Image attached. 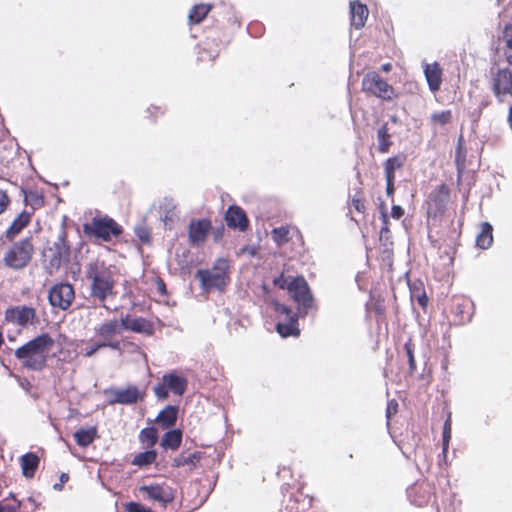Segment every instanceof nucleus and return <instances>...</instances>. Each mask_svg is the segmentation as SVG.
I'll return each mask as SVG.
<instances>
[{"label":"nucleus","mask_w":512,"mask_h":512,"mask_svg":"<svg viewBox=\"0 0 512 512\" xmlns=\"http://www.w3.org/2000/svg\"><path fill=\"white\" fill-rule=\"evenodd\" d=\"M98 437V430L96 426L87 429H79L74 433V439L78 446L88 447Z\"/></svg>","instance_id":"nucleus-33"},{"label":"nucleus","mask_w":512,"mask_h":512,"mask_svg":"<svg viewBox=\"0 0 512 512\" xmlns=\"http://www.w3.org/2000/svg\"><path fill=\"white\" fill-rule=\"evenodd\" d=\"M455 161L458 165V167L461 165V166H464V161H465V155L462 154V147L461 145H458L457 149H456V157H455Z\"/></svg>","instance_id":"nucleus-58"},{"label":"nucleus","mask_w":512,"mask_h":512,"mask_svg":"<svg viewBox=\"0 0 512 512\" xmlns=\"http://www.w3.org/2000/svg\"><path fill=\"white\" fill-rule=\"evenodd\" d=\"M313 498L305 494L302 489L291 493L285 504L287 512H307L311 509Z\"/></svg>","instance_id":"nucleus-23"},{"label":"nucleus","mask_w":512,"mask_h":512,"mask_svg":"<svg viewBox=\"0 0 512 512\" xmlns=\"http://www.w3.org/2000/svg\"><path fill=\"white\" fill-rule=\"evenodd\" d=\"M490 88L498 102H504L507 96L512 97V67L507 66L492 71Z\"/></svg>","instance_id":"nucleus-10"},{"label":"nucleus","mask_w":512,"mask_h":512,"mask_svg":"<svg viewBox=\"0 0 512 512\" xmlns=\"http://www.w3.org/2000/svg\"><path fill=\"white\" fill-rule=\"evenodd\" d=\"M405 214L404 209L399 205H393L391 208V217L394 219H400Z\"/></svg>","instance_id":"nucleus-57"},{"label":"nucleus","mask_w":512,"mask_h":512,"mask_svg":"<svg viewBox=\"0 0 512 512\" xmlns=\"http://www.w3.org/2000/svg\"><path fill=\"white\" fill-rule=\"evenodd\" d=\"M35 244L32 236L24 237L12 242L7 247L2 261L5 267L13 271H21L27 268L35 255Z\"/></svg>","instance_id":"nucleus-4"},{"label":"nucleus","mask_w":512,"mask_h":512,"mask_svg":"<svg viewBox=\"0 0 512 512\" xmlns=\"http://www.w3.org/2000/svg\"><path fill=\"white\" fill-rule=\"evenodd\" d=\"M165 113V110L160 107V106H156V105H151L150 107H148L147 109V118L151 121V122H154L156 121V119L160 116H163Z\"/></svg>","instance_id":"nucleus-51"},{"label":"nucleus","mask_w":512,"mask_h":512,"mask_svg":"<svg viewBox=\"0 0 512 512\" xmlns=\"http://www.w3.org/2000/svg\"><path fill=\"white\" fill-rule=\"evenodd\" d=\"M188 381L179 373L173 371L165 373L161 382L154 386L153 391L158 400H166L169 392L177 396H182L187 390Z\"/></svg>","instance_id":"nucleus-9"},{"label":"nucleus","mask_w":512,"mask_h":512,"mask_svg":"<svg viewBox=\"0 0 512 512\" xmlns=\"http://www.w3.org/2000/svg\"><path fill=\"white\" fill-rule=\"evenodd\" d=\"M40 463V458L33 452H28L21 456L20 465L22 474L25 478L31 479L35 476Z\"/></svg>","instance_id":"nucleus-30"},{"label":"nucleus","mask_w":512,"mask_h":512,"mask_svg":"<svg viewBox=\"0 0 512 512\" xmlns=\"http://www.w3.org/2000/svg\"><path fill=\"white\" fill-rule=\"evenodd\" d=\"M10 198L5 191L0 190V214H2L8 207Z\"/></svg>","instance_id":"nucleus-56"},{"label":"nucleus","mask_w":512,"mask_h":512,"mask_svg":"<svg viewBox=\"0 0 512 512\" xmlns=\"http://www.w3.org/2000/svg\"><path fill=\"white\" fill-rule=\"evenodd\" d=\"M288 292L300 308L308 310L313 307L314 299L309 285L303 276L291 278Z\"/></svg>","instance_id":"nucleus-13"},{"label":"nucleus","mask_w":512,"mask_h":512,"mask_svg":"<svg viewBox=\"0 0 512 512\" xmlns=\"http://www.w3.org/2000/svg\"><path fill=\"white\" fill-rule=\"evenodd\" d=\"M5 320L9 323L26 327L38 322L36 309L31 306H12L5 311Z\"/></svg>","instance_id":"nucleus-15"},{"label":"nucleus","mask_w":512,"mask_h":512,"mask_svg":"<svg viewBox=\"0 0 512 512\" xmlns=\"http://www.w3.org/2000/svg\"><path fill=\"white\" fill-rule=\"evenodd\" d=\"M136 235L142 243H150L151 235L148 229L140 227L136 229Z\"/></svg>","instance_id":"nucleus-53"},{"label":"nucleus","mask_w":512,"mask_h":512,"mask_svg":"<svg viewBox=\"0 0 512 512\" xmlns=\"http://www.w3.org/2000/svg\"><path fill=\"white\" fill-rule=\"evenodd\" d=\"M101 349H105V347L97 339L96 341L87 344V346L82 350V354L84 357L89 358L95 355Z\"/></svg>","instance_id":"nucleus-47"},{"label":"nucleus","mask_w":512,"mask_h":512,"mask_svg":"<svg viewBox=\"0 0 512 512\" xmlns=\"http://www.w3.org/2000/svg\"><path fill=\"white\" fill-rule=\"evenodd\" d=\"M123 227L108 215L95 216L83 224V233L89 239L110 242L123 234Z\"/></svg>","instance_id":"nucleus-7"},{"label":"nucleus","mask_w":512,"mask_h":512,"mask_svg":"<svg viewBox=\"0 0 512 512\" xmlns=\"http://www.w3.org/2000/svg\"><path fill=\"white\" fill-rule=\"evenodd\" d=\"M71 248L67 240V232L62 229L55 240H48L41 251V263L44 270L53 275L63 265L70 262Z\"/></svg>","instance_id":"nucleus-3"},{"label":"nucleus","mask_w":512,"mask_h":512,"mask_svg":"<svg viewBox=\"0 0 512 512\" xmlns=\"http://www.w3.org/2000/svg\"><path fill=\"white\" fill-rule=\"evenodd\" d=\"M380 219L382 221V227L381 228H390V221L389 217L386 211L385 204L380 205Z\"/></svg>","instance_id":"nucleus-55"},{"label":"nucleus","mask_w":512,"mask_h":512,"mask_svg":"<svg viewBox=\"0 0 512 512\" xmlns=\"http://www.w3.org/2000/svg\"><path fill=\"white\" fill-rule=\"evenodd\" d=\"M120 320L121 323H123L124 330L146 335H152L154 333V324L143 317L130 318L129 315H126L125 317H121Z\"/></svg>","instance_id":"nucleus-24"},{"label":"nucleus","mask_w":512,"mask_h":512,"mask_svg":"<svg viewBox=\"0 0 512 512\" xmlns=\"http://www.w3.org/2000/svg\"><path fill=\"white\" fill-rule=\"evenodd\" d=\"M431 121L440 126H445L450 123L452 120V112L451 110H443L440 112H435L430 117Z\"/></svg>","instance_id":"nucleus-44"},{"label":"nucleus","mask_w":512,"mask_h":512,"mask_svg":"<svg viewBox=\"0 0 512 512\" xmlns=\"http://www.w3.org/2000/svg\"><path fill=\"white\" fill-rule=\"evenodd\" d=\"M398 411V403L396 400L392 399L387 403L386 416L389 420L393 415H395Z\"/></svg>","instance_id":"nucleus-54"},{"label":"nucleus","mask_w":512,"mask_h":512,"mask_svg":"<svg viewBox=\"0 0 512 512\" xmlns=\"http://www.w3.org/2000/svg\"><path fill=\"white\" fill-rule=\"evenodd\" d=\"M505 46H504V56L509 64L512 67V33L508 31L505 32Z\"/></svg>","instance_id":"nucleus-49"},{"label":"nucleus","mask_w":512,"mask_h":512,"mask_svg":"<svg viewBox=\"0 0 512 512\" xmlns=\"http://www.w3.org/2000/svg\"><path fill=\"white\" fill-rule=\"evenodd\" d=\"M362 91L384 101H392L397 97L395 89L376 71L367 72L361 82Z\"/></svg>","instance_id":"nucleus-8"},{"label":"nucleus","mask_w":512,"mask_h":512,"mask_svg":"<svg viewBox=\"0 0 512 512\" xmlns=\"http://www.w3.org/2000/svg\"><path fill=\"white\" fill-rule=\"evenodd\" d=\"M124 507L126 512H153L150 508L134 501L126 503Z\"/></svg>","instance_id":"nucleus-50"},{"label":"nucleus","mask_w":512,"mask_h":512,"mask_svg":"<svg viewBox=\"0 0 512 512\" xmlns=\"http://www.w3.org/2000/svg\"><path fill=\"white\" fill-rule=\"evenodd\" d=\"M493 243V227L488 222L481 224V229L476 237V246L480 249H488Z\"/></svg>","instance_id":"nucleus-35"},{"label":"nucleus","mask_w":512,"mask_h":512,"mask_svg":"<svg viewBox=\"0 0 512 512\" xmlns=\"http://www.w3.org/2000/svg\"><path fill=\"white\" fill-rule=\"evenodd\" d=\"M31 221V213L23 211L20 213L11 225L5 231L7 240L12 241Z\"/></svg>","instance_id":"nucleus-29"},{"label":"nucleus","mask_w":512,"mask_h":512,"mask_svg":"<svg viewBox=\"0 0 512 512\" xmlns=\"http://www.w3.org/2000/svg\"><path fill=\"white\" fill-rule=\"evenodd\" d=\"M139 492L145 500L157 502L161 507H167L175 498L173 489L166 483H151L139 487Z\"/></svg>","instance_id":"nucleus-12"},{"label":"nucleus","mask_w":512,"mask_h":512,"mask_svg":"<svg viewBox=\"0 0 512 512\" xmlns=\"http://www.w3.org/2000/svg\"><path fill=\"white\" fill-rule=\"evenodd\" d=\"M271 236L277 245H283L290 240V229L288 226L274 228L271 231Z\"/></svg>","instance_id":"nucleus-41"},{"label":"nucleus","mask_w":512,"mask_h":512,"mask_svg":"<svg viewBox=\"0 0 512 512\" xmlns=\"http://www.w3.org/2000/svg\"><path fill=\"white\" fill-rule=\"evenodd\" d=\"M139 441L152 448L158 441V433L155 427H146L139 433Z\"/></svg>","instance_id":"nucleus-39"},{"label":"nucleus","mask_w":512,"mask_h":512,"mask_svg":"<svg viewBox=\"0 0 512 512\" xmlns=\"http://www.w3.org/2000/svg\"><path fill=\"white\" fill-rule=\"evenodd\" d=\"M473 315V303L463 296H454L450 300L448 319L451 324L459 326L469 322Z\"/></svg>","instance_id":"nucleus-11"},{"label":"nucleus","mask_w":512,"mask_h":512,"mask_svg":"<svg viewBox=\"0 0 512 512\" xmlns=\"http://www.w3.org/2000/svg\"><path fill=\"white\" fill-rule=\"evenodd\" d=\"M380 253L383 261L391 262L393 258L394 242L390 228H381L379 232Z\"/></svg>","instance_id":"nucleus-28"},{"label":"nucleus","mask_w":512,"mask_h":512,"mask_svg":"<svg viewBox=\"0 0 512 512\" xmlns=\"http://www.w3.org/2000/svg\"><path fill=\"white\" fill-rule=\"evenodd\" d=\"M352 207L361 214L365 213V200L362 191H358L351 200Z\"/></svg>","instance_id":"nucleus-48"},{"label":"nucleus","mask_w":512,"mask_h":512,"mask_svg":"<svg viewBox=\"0 0 512 512\" xmlns=\"http://www.w3.org/2000/svg\"><path fill=\"white\" fill-rule=\"evenodd\" d=\"M292 277L290 276H285L284 273H281L279 276L275 277L273 279V284L274 286L278 287L279 289H287L288 290V287H289V282L291 280Z\"/></svg>","instance_id":"nucleus-52"},{"label":"nucleus","mask_w":512,"mask_h":512,"mask_svg":"<svg viewBox=\"0 0 512 512\" xmlns=\"http://www.w3.org/2000/svg\"><path fill=\"white\" fill-rule=\"evenodd\" d=\"M158 289H159V291L161 293H165L166 292V285H165L164 281L161 280V279L158 282Z\"/></svg>","instance_id":"nucleus-63"},{"label":"nucleus","mask_w":512,"mask_h":512,"mask_svg":"<svg viewBox=\"0 0 512 512\" xmlns=\"http://www.w3.org/2000/svg\"><path fill=\"white\" fill-rule=\"evenodd\" d=\"M381 70L385 73H389L392 70V64L391 63H385L382 65Z\"/></svg>","instance_id":"nucleus-61"},{"label":"nucleus","mask_w":512,"mask_h":512,"mask_svg":"<svg viewBox=\"0 0 512 512\" xmlns=\"http://www.w3.org/2000/svg\"><path fill=\"white\" fill-rule=\"evenodd\" d=\"M424 75L428 87L432 93L440 90L442 84L443 70L438 62L426 64L424 66Z\"/></svg>","instance_id":"nucleus-25"},{"label":"nucleus","mask_w":512,"mask_h":512,"mask_svg":"<svg viewBox=\"0 0 512 512\" xmlns=\"http://www.w3.org/2000/svg\"><path fill=\"white\" fill-rule=\"evenodd\" d=\"M53 346L54 339L48 333H42L17 348L14 356L23 368L41 371L47 365L48 352Z\"/></svg>","instance_id":"nucleus-2"},{"label":"nucleus","mask_w":512,"mask_h":512,"mask_svg":"<svg viewBox=\"0 0 512 512\" xmlns=\"http://www.w3.org/2000/svg\"><path fill=\"white\" fill-rule=\"evenodd\" d=\"M202 458V453L199 451L193 453L182 452L173 459V467L196 466Z\"/></svg>","instance_id":"nucleus-36"},{"label":"nucleus","mask_w":512,"mask_h":512,"mask_svg":"<svg viewBox=\"0 0 512 512\" xmlns=\"http://www.w3.org/2000/svg\"><path fill=\"white\" fill-rule=\"evenodd\" d=\"M507 121H508L509 127L512 130V105L509 107V110H508Z\"/></svg>","instance_id":"nucleus-62"},{"label":"nucleus","mask_w":512,"mask_h":512,"mask_svg":"<svg viewBox=\"0 0 512 512\" xmlns=\"http://www.w3.org/2000/svg\"><path fill=\"white\" fill-rule=\"evenodd\" d=\"M123 331V323L116 318L105 320L94 328L96 339H98L105 348L118 352H123L125 348L133 346L132 342L128 341L126 338H121Z\"/></svg>","instance_id":"nucleus-5"},{"label":"nucleus","mask_w":512,"mask_h":512,"mask_svg":"<svg viewBox=\"0 0 512 512\" xmlns=\"http://www.w3.org/2000/svg\"><path fill=\"white\" fill-rule=\"evenodd\" d=\"M179 414V407L176 405H167L159 411L155 418V423L162 429H170L175 426Z\"/></svg>","instance_id":"nucleus-26"},{"label":"nucleus","mask_w":512,"mask_h":512,"mask_svg":"<svg viewBox=\"0 0 512 512\" xmlns=\"http://www.w3.org/2000/svg\"><path fill=\"white\" fill-rule=\"evenodd\" d=\"M350 15L351 25L355 29H361L365 26L369 11L365 4L355 0L350 2Z\"/></svg>","instance_id":"nucleus-27"},{"label":"nucleus","mask_w":512,"mask_h":512,"mask_svg":"<svg viewBox=\"0 0 512 512\" xmlns=\"http://www.w3.org/2000/svg\"><path fill=\"white\" fill-rule=\"evenodd\" d=\"M156 458H157L156 451L150 449V450L136 454L133 457V460L131 463L135 466L143 467V466H148V465L154 463Z\"/></svg>","instance_id":"nucleus-38"},{"label":"nucleus","mask_w":512,"mask_h":512,"mask_svg":"<svg viewBox=\"0 0 512 512\" xmlns=\"http://www.w3.org/2000/svg\"><path fill=\"white\" fill-rule=\"evenodd\" d=\"M85 279L89 283L90 298L107 308L106 302L115 299L117 295L116 268L104 260L95 259L86 265Z\"/></svg>","instance_id":"nucleus-1"},{"label":"nucleus","mask_w":512,"mask_h":512,"mask_svg":"<svg viewBox=\"0 0 512 512\" xmlns=\"http://www.w3.org/2000/svg\"><path fill=\"white\" fill-rule=\"evenodd\" d=\"M212 5L210 4H197L194 5L188 15V21L191 25H197L201 23L208 13L211 11Z\"/></svg>","instance_id":"nucleus-37"},{"label":"nucleus","mask_w":512,"mask_h":512,"mask_svg":"<svg viewBox=\"0 0 512 512\" xmlns=\"http://www.w3.org/2000/svg\"><path fill=\"white\" fill-rule=\"evenodd\" d=\"M11 498H6L0 501V512H18L21 507V502L17 500L13 494Z\"/></svg>","instance_id":"nucleus-42"},{"label":"nucleus","mask_w":512,"mask_h":512,"mask_svg":"<svg viewBox=\"0 0 512 512\" xmlns=\"http://www.w3.org/2000/svg\"><path fill=\"white\" fill-rule=\"evenodd\" d=\"M451 432H452V419H451V414H449L443 424L442 447H443L444 453H446L448 450L449 442L451 439Z\"/></svg>","instance_id":"nucleus-43"},{"label":"nucleus","mask_w":512,"mask_h":512,"mask_svg":"<svg viewBox=\"0 0 512 512\" xmlns=\"http://www.w3.org/2000/svg\"><path fill=\"white\" fill-rule=\"evenodd\" d=\"M275 311L278 314L285 316L284 321H279L277 323V325H276L277 332L282 337L298 336L300 334V330L298 328V318L292 312V310L286 305L276 303Z\"/></svg>","instance_id":"nucleus-16"},{"label":"nucleus","mask_w":512,"mask_h":512,"mask_svg":"<svg viewBox=\"0 0 512 512\" xmlns=\"http://www.w3.org/2000/svg\"><path fill=\"white\" fill-rule=\"evenodd\" d=\"M25 201L28 205L34 209L42 207L44 205V197L35 191H30L25 195Z\"/></svg>","instance_id":"nucleus-45"},{"label":"nucleus","mask_w":512,"mask_h":512,"mask_svg":"<svg viewBox=\"0 0 512 512\" xmlns=\"http://www.w3.org/2000/svg\"><path fill=\"white\" fill-rule=\"evenodd\" d=\"M75 299L74 287L70 283H58L51 287L48 294L49 303L61 310H67Z\"/></svg>","instance_id":"nucleus-14"},{"label":"nucleus","mask_w":512,"mask_h":512,"mask_svg":"<svg viewBox=\"0 0 512 512\" xmlns=\"http://www.w3.org/2000/svg\"><path fill=\"white\" fill-rule=\"evenodd\" d=\"M225 222L228 227L244 232L249 227V219L246 212L238 205H231L225 213Z\"/></svg>","instance_id":"nucleus-21"},{"label":"nucleus","mask_w":512,"mask_h":512,"mask_svg":"<svg viewBox=\"0 0 512 512\" xmlns=\"http://www.w3.org/2000/svg\"><path fill=\"white\" fill-rule=\"evenodd\" d=\"M224 42L216 37H206L198 47L197 59L200 62H213L219 55Z\"/></svg>","instance_id":"nucleus-22"},{"label":"nucleus","mask_w":512,"mask_h":512,"mask_svg":"<svg viewBox=\"0 0 512 512\" xmlns=\"http://www.w3.org/2000/svg\"><path fill=\"white\" fill-rule=\"evenodd\" d=\"M412 300H415L423 309L427 308L428 297L424 289H415L411 293Z\"/></svg>","instance_id":"nucleus-46"},{"label":"nucleus","mask_w":512,"mask_h":512,"mask_svg":"<svg viewBox=\"0 0 512 512\" xmlns=\"http://www.w3.org/2000/svg\"><path fill=\"white\" fill-rule=\"evenodd\" d=\"M450 194V189L447 184L442 183L436 187L429 195L428 200V213L434 215L443 213L445 210L446 202Z\"/></svg>","instance_id":"nucleus-19"},{"label":"nucleus","mask_w":512,"mask_h":512,"mask_svg":"<svg viewBox=\"0 0 512 512\" xmlns=\"http://www.w3.org/2000/svg\"><path fill=\"white\" fill-rule=\"evenodd\" d=\"M490 104V100H483L480 105H479V109H480V113L482 112V110L487 107L488 105Z\"/></svg>","instance_id":"nucleus-64"},{"label":"nucleus","mask_w":512,"mask_h":512,"mask_svg":"<svg viewBox=\"0 0 512 512\" xmlns=\"http://www.w3.org/2000/svg\"><path fill=\"white\" fill-rule=\"evenodd\" d=\"M111 404L131 405L142 401L145 397V391L140 390L135 385H128L124 389L111 390Z\"/></svg>","instance_id":"nucleus-17"},{"label":"nucleus","mask_w":512,"mask_h":512,"mask_svg":"<svg viewBox=\"0 0 512 512\" xmlns=\"http://www.w3.org/2000/svg\"><path fill=\"white\" fill-rule=\"evenodd\" d=\"M182 443V431L180 429H168L161 439L160 445L164 449L177 450Z\"/></svg>","instance_id":"nucleus-32"},{"label":"nucleus","mask_w":512,"mask_h":512,"mask_svg":"<svg viewBox=\"0 0 512 512\" xmlns=\"http://www.w3.org/2000/svg\"><path fill=\"white\" fill-rule=\"evenodd\" d=\"M415 349L416 345L412 338H409L404 344V353L408 360L409 372L412 374L416 370V361H415Z\"/></svg>","instance_id":"nucleus-40"},{"label":"nucleus","mask_w":512,"mask_h":512,"mask_svg":"<svg viewBox=\"0 0 512 512\" xmlns=\"http://www.w3.org/2000/svg\"><path fill=\"white\" fill-rule=\"evenodd\" d=\"M395 193V181L386 180V194L388 197H393Z\"/></svg>","instance_id":"nucleus-60"},{"label":"nucleus","mask_w":512,"mask_h":512,"mask_svg":"<svg viewBox=\"0 0 512 512\" xmlns=\"http://www.w3.org/2000/svg\"><path fill=\"white\" fill-rule=\"evenodd\" d=\"M196 278L204 291H224L230 282V265L225 258H218L211 269H199Z\"/></svg>","instance_id":"nucleus-6"},{"label":"nucleus","mask_w":512,"mask_h":512,"mask_svg":"<svg viewBox=\"0 0 512 512\" xmlns=\"http://www.w3.org/2000/svg\"><path fill=\"white\" fill-rule=\"evenodd\" d=\"M68 480H69V475H68L67 473H62V474L60 475V483H55V484L53 485V488H54L55 490H62L63 485H64L66 482H68Z\"/></svg>","instance_id":"nucleus-59"},{"label":"nucleus","mask_w":512,"mask_h":512,"mask_svg":"<svg viewBox=\"0 0 512 512\" xmlns=\"http://www.w3.org/2000/svg\"><path fill=\"white\" fill-rule=\"evenodd\" d=\"M211 227V221L207 218L191 220L188 227L189 242L192 245L203 244Z\"/></svg>","instance_id":"nucleus-20"},{"label":"nucleus","mask_w":512,"mask_h":512,"mask_svg":"<svg viewBox=\"0 0 512 512\" xmlns=\"http://www.w3.org/2000/svg\"><path fill=\"white\" fill-rule=\"evenodd\" d=\"M406 157L403 154H398L392 157H389L383 163L385 179L390 181H395L396 179V170H400L403 168L405 164Z\"/></svg>","instance_id":"nucleus-31"},{"label":"nucleus","mask_w":512,"mask_h":512,"mask_svg":"<svg viewBox=\"0 0 512 512\" xmlns=\"http://www.w3.org/2000/svg\"><path fill=\"white\" fill-rule=\"evenodd\" d=\"M433 494L434 488L427 481L416 482L408 489L410 501L418 507L426 506Z\"/></svg>","instance_id":"nucleus-18"},{"label":"nucleus","mask_w":512,"mask_h":512,"mask_svg":"<svg viewBox=\"0 0 512 512\" xmlns=\"http://www.w3.org/2000/svg\"><path fill=\"white\" fill-rule=\"evenodd\" d=\"M392 135L389 132L388 123H383L377 130V150L379 153L385 154L390 151L393 144Z\"/></svg>","instance_id":"nucleus-34"}]
</instances>
